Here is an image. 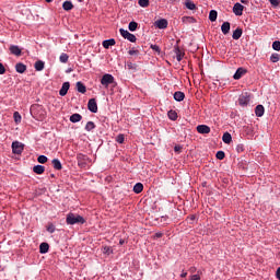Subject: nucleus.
<instances>
[{"label": "nucleus", "instance_id": "obj_1", "mask_svg": "<svg viewBox=\"0 0 280 280\" xmlns=\"http://www.w3.org/2000/svg\"><path fill=\"white\" fill-rule=\"evenodd\" d=\"M66 224H68V226H73L74 224H86V219L78 213L69 212L66 215Z\"/></svg>", "mask_w": 280, "mask_h": 280}, {"label": "nucleus", "instance_id": "obj_2", "mask_svg": "<svg viewBox=\"0 0 280 280\" xmlns=\"http://www.w3.org/2000/svg\"><path fill=\"white\" fill-rule=\"evenodd\" d=\"M113 82H115V77H113V74L106 73L101 79V84L105 86V89H108V85L113 84Z\"/></svg>", "mask_w": 280, "mask_h": 280}, {"label": "nucleus", "instance_id": "obj_3", "mask_svg": "<svg viewBox=\"0 0 280 280\" xmlns=\"http://www.w3.org/2000/svg\"><path fill=\"white\" fill-rule=\"evenodd\" d=\"M119 32L122 38H126L127 40H129V43H137V36H135V34H131L124 28H120Z\"/></svg>", "mask_w": 280, "mask_h": 280}, {"label": "nucleus", "instance_id": "obj_4", "mask_svg": "<svg viewBox=\"0 0 280 280\" xmlns=\"http://www.w3.org/2000/svg\"><path fill=\"white\" fill-rule=\"evenodd\" d=\"M238 104L243 107L250 104V95L248 93L241 94L238 96Z\"/></svg>", "mask_w": 280, "mask_h": 280}, {"label": "nucleus", "instance_id": "obj_5", "mask_svg": "<svg viewBox=\"0 0 280 280\" xmlns=\"http://www.w3.org/2000/svg\"><path fill=\"white\" fill-rule=\"evenodd\" d=\"M246 73H248V70H246L245 68H238L234 75H233V79L234 80H242V78H244V75H246Z\"/></svg>", "mask_w": 280, "mask_h": 280}, {"label": "nucleus", "instance_id": "obj_6", "mask_svg": "<svg viewBox=\"0 0 280 280\" xmlns=\"http://www.w3.org/2000/svg\"><path fill=\"white\" fill-rule=\"evenodd\" d=\"M12 152H13V154H22L23 153V144L19 141L12 142Z\"/></svg>", "mask_w": 280, "mask_h": 280}, {"label": "nucleus", "instance_id": "obj_7", "mask_svg": "<svg viewBox=\"0 0 280 280\" xmlns=\"http://www.w3.org/2000/svg\"><path fill=\"white\" fill-rule=\"evenodd\" d=\"M233 13L235 16H242V14H244V5H242L240 2H236L233 7Z\"/></svg>", "mask_w": 280, "mask_h": 280}, {"label": "nucleus", "instance_id": "obj_8", "mask_svg": "<svg viewBox=\"0 0 280 280\" xmlns=\"http://www.w3.org/2000/svg\"><path fill=\"white\" fill-rule=\"evenodd\" d=\"M88 110H90V113H97V101L95 98L89 100Z\"/></svg>", "mask_w": 280, "mask_h": 280}, {"label": "nucleus", "instance_id": "obj_9", "mask_svg": "<svg viewBox=\"0 0 280 280\" xmlns=\"http://www.w3.org/2000/svg\"><path fill=\"white\" fill-rule=\"evenodd\" d=\"M174 54L176 56L177 62H180L183 60V58H185V52H183V50H180V47L178 45L174 46Z\"/></svg>", "mask_w": 280, "mask_h": 280}, {"label": "nucleus", "instance_id": "obj_10", "mask_svg": "<svg viewBox=\"0 0 280 280\" xmlns=\"http://www.w3.org/2000/svg\"><path fill=\"white\" fill-rule=\"evenodd\" d=\"M154 25L158 27V30H167L168 22L166 19H160L155 21Z\"/></svg>", "mask_w": 280, "mask_h": 280}, {"label": "nucleus", "instance_id": "obj_11", "mask_svg": "<svg viewBox=\"0 0 280 280\" xmlns=\"http://www.w3.org/2000/svg\"><path fill=\"white\" fill-rule=\"evenodd\" d=\"M88 159H89V156L84 155L83 153H78L77 154L78 165L80 167H84V165H86V160Z\"/></svg>", "mask_w": 280, "mask_h": 280}, {"label": "nucleus", "instance_id": "obj_12", "mask_svg": "<svg viewBox=\"0 0 280 280\" xmlns=\"http://www.w3.org/2000/svg\"><path fill=\"white\" fill-rule=\"evenodd\" d=\"M197 132H199V135H209V132H211V127L207 125H198Z\"/></svg>", "mask_w": 280, "mask_h": 280}, {"label": "nucleus", "instance_id": "obj_13", "mask_svg": "<svg viewBox=\"0 0 280 280\" xmlns=\"http://www.w3.org/2000/svg\"><path fill=\"white\" fill-rule=\"evenodd\" d=\"M9 51L10 54H12V56H18V57L23 54V50L16 45H11L9 47Z\"/></svg>", "mask_w": 280, "mask_h": 280}, {"label": "nucleus", "instance_id": "obj_14", "mask_svg": "<svg viewBox=\"0 0 280 280\" xmlns=\"http://www.w3.org/2000/svg\"><path fill=\"white\" fill-rule=\"evenodd\" d=\"M70 88H71V84L69 82H63L61 89L59 90V95L61 97H65V95L69 93Z\"/></svg>", "mask_w": 280, "mask_h": 280}, {"label": "nucleus", "instance_id": "obj_15", "mask_svg": "<svg viewBox=\"0 0 280 280\" xmlns=\"http://www.w3.org/2000/svg\"><path fill=\"white\" fill-rule=\"evenodd\" d=\"M242 34H244V31L241 27H237L232 34L233 40H240L242 38Z\"/></svg>", "mask_w": 280, "mask_h": 280}, {"label": "nucleus", "instance_id": "obj_16", "mask_svg": "<svg viewBox=\"0 0 280 280\" xmlns=\"http://www.w3.org/2000/svg\"><path fill=\"white\" fill-rule=\"evenodd\" d=\"M221 32H222V34H224V36H226V34H229V32H231V23L223 22V24L221 25Z\"/></svg>", "mask_w": 280, "mask_h": 280}, {"label": "nucleus", "instance_id": "obj_17", "mask_svg": "<svg viewBox=\"0 0 280 280\" xmlns=\"http://www.w3.org/2000/svg\"><path fill=\"white\" fill-rule=\"evenodd\" d=\"M266 113V108H264V105H257L255 108V115L256 117H264V114Z\"/></svg>", "mask_w": 280, "mask_h": 280}, {"label": "nucleus", "instance_id": "obj_18", "mask_svg": "<svg viewBox=\"0 0 280 280\" xmlns=\"http://www.w3.org/2000/svg\"><path fill=\"white\" fill-rule=\"evenodd\" d=\"M115 44H116L115 38H109V39L103 40L104 49H109V47L115 46Z\"/></svg>", "mask_w": 280, "mask_h": 280}, {"label": "nucleus", "instance_id": "obj_19", "mask_svg": "<svg viewBox=\"0 0 280 280\" xmlns=\"http://www.w3.org/2000/svg\"><path fill=\"white\" fill-rule=\"evenodd\" d=\"M15 71L16 73H23L24 71H27V66H25L23 62H19L15 65Z\"/></svg>", "mask_w": 280, "mask_h": 280}, {"label": "nucleus", "instance_id": "obj_20", "mask_svg": "<svg viewBox=\"0 0 280 280\" xmlns=\"http://www.w3.org/2000/svg\"><path fill=\"white\" fill-rule=\"evenodd\" d=\"M173 97H174L175 102H183V100H185V93L177 91L174 93Z\"/></svg>", "mask_w": 280, "mask_h": 280}, {"label": "nucleus", "instance_id": "obj_21", "mask_svg": "<svg viewBox=\"0 0 280 280\" xmlns=\"http://www.w3.org/2000/svg\"><path fill=\"white\" fill-rule=\"evenodd\" d=\"M51 164H52L54 170H57L58 172H60V170H62V163L60 162V160L54 159L51 161Z\"/></svg>", "mask_w": 280, "mask_h": 280}, {"label": "nucleus", "instance_id": "obj_22", "mask_svg": "<svg viewBox=\"0 0 280 280\" xmlns=\"http://www.w3.org/2000/svg\"><path fill=\"white\" fill-rule=\"evenodd\" d=\"M39 253L42 255H45L46 253H49V244L48 243H42L39 245Z\"/></svg>", "mask_w": 280, "mask_h": 280}, {"label": "nucleus", "instance_id": "obj_23", "mask_svg": "<svg viewBox=\"0 0 280 280\" xmlns=\"http://www.w3.org/2000/svg\"><path fill=\"white\" fill-rule=\"evenodd\" d=\"M77 91L78 93H86V85H84V83H82L81 81L77 82Z\"/></svg>", "mask_w": 280, "mask_h": 280}, {"label": "nucleus", "instance_id": "obj_24", "mask_svg": "<svg viewBox=\"0 0 280 280\" xmlns=\"http://www.w3.org/2000/svg\"><path fill=\"white\" fill-rule=\"evenodd\" d=\"M62 9L66 10V12L73 10V2L66 0L62 4Z\"/></svg>", "mask_w": 280, "mask_h": 280}, {"label": "nucleus", "instance_id": "obj_25", "mask_svg": "<svg viewBox=\"0 0 280 280\" xmlns=\"http://www.w3.org/2000/svg\"><path fill=\"white\" fill-rule=\"evenodd\" d=\"M70 121L72 124H78V121H82V115H80V114H72L70 116Z\"/></svg>", "mask_w": 280, "mask_h": 280}, {"label": "nucleus", "instance_id": "obj_26", "mask_svg": "<svg viewBox=\"0 0 280 280\" xmlns=\"http://www.w3.org/2000/svg\"><path fill=\"white\" fill-rule=\"evenodd\" d=\"M33 172H34V174H45V166H43V165H35L34 167H33Z\"/></svg>", "mask_w": 280, "mask_h": 280}, {"label": "nucleus", "instance_id": "obj_27", "mask_svg": "<svg viewBox=\"0 0 280 280\" xmlns=\"http://www.w3.org/2000/svg\"><path fill=\"white\" fill-rule=\"evenodd\" d=\"M209 21H211V23H214V21H218V11L215 10L210 11Z\"/></svg>", "mask_w": 280, "mask_h": 280}, {"label": "nucleus", "instance_id": "obj_28", "mask_svg": "<svg viewBox=\"0 0 280 280\" xmlns=\"http://www.w3.org/2000/svg\"><path fill=\"white\" fill-rule=\"evenodd\" d=\"M34 67L37 71H43V69H45V61L38 60L35 62Z\"/></svg>", "mask_w": 280, "mask_h": 280}, {"label": "nucleus", "instance_id": "obj_29", "mask_svg": "<svg viewBox=\"0 0 280 280\" xmlns=\"http://www.w3.org/2000/svg\"><path fill=\"white\" fill-rule=\"evenodd\" d=\"M168 119H171L172 121H176L178 119V114L176 113V110L171 109L168 112Z\"/></svg>", "mask_w": 280, "mask_h": 280}, {"label": "nucleus", "instance_id": "obj_30", "mask_svg": "<svg viewBox=\"0 0 280 280\" xmlns=\"http://www.w3.org/2000/svg\"><path fill=\"white\" fill-rule=\"evenodd\" d=\"M222 141L223 143H231V141H233V137L229 132H225L223 133Z\"/></svg>", "mask_w": 280, "mask_h": 280}, {"label": "nucleus", "instance_id": "obj_31", "mask_svg": "<svg viewBox=\"0 0 280 280\" xmlns=\"http://www.w3.org/2000/svg\"><path fill=\"white\" fill-rule=\"evenodd\" d=\"M141 191H143V184L137 183V184L133 186V192H135V194H141Z\"/></svg>", "mask_w": 280, "mask_h": 280}, {"label": "nucleus", "instance_id": "obj_32", "mask_svg": "<svg viewBox=\"0 0 280 280\" xmlns=\"http://www.w3.org/2000/svg\"><path fill=\"white\" fill-rule=\"evenodd\" d=\"M137 27H139V24L135 21L130 22L128 25L129 32H137Z\"/></svg>", "mask_w": 280, "mask_h": 280}, {"label": "nucleus", "instance_id": "obj_33", "mask_svg": "<svg viewBox=\"0 0 280 280\" xmlns=\"http://www.w3.org/2000/svg\"><path fill=\"white\" fill-rule=\"evenodd\" d=\"M85 130H86V132H91V130H95V122L88 121L85 125Z\"/></svg>", "mask_w": 280, "mask_h": 280}, {"label": "nucleus", "instance_id": "obj_34", "mask_svg": "<svg viewBox=\"0 0 280 280\" xmlns=\"http://www.w3.org/2000/svg\"><path fill=\"white\" fill-rule=\"evenodd\" d=\"M185 5H186L187 10H196V3H194V1H191V0H187L185 2Z\"/></svg>", "mask_w": 280, "mask_h": 280}, {"label": "nucleus", "instance_id": "obj_35", "mask_svg": "<svg viewBox=\"0 0 280 280\" xmlns=\"http://www.w3.org/2000/svg\"><path fill=\"white\" fill-rule=\"evenodd\" d=\"M126 67H127V69H128L129 71H137V63H132V62L128 61V62L126 63Z\"/></svg>", "mask_w": 280, "mask_h": 280}, {"label": "nucleus", "instance_id": "obj_36", "mask_svg": "<svg viewBox=\"0 0 280 280\" xmlns=\"http://www.w3.org/2000/svg\"><path fill=\"white\" fill-rule=\"evenodd\" d=\"M59 60H60V62H63V63L69 62V55H67L65 52L61 54L60 57H59Z\"/></svg>", "mask_w": 280, "mask_h": 280}, {"label": "nucleus", "instance_id": "obj_37", "mask_svg": "<svg viewBox=\"0 0 280 280\" xmlns=\"http://www.w3.org/2000/svg\"><path fill=\"white\" fill-rule=\"evenodd\" d=\"M46 231L48 233H56V225H54V223H48Z\"/></svg>", "mask_w": 280, "mask_h": 280}, {"label": "nucleus", "instance_id": "obj_38", "mask_svg": "<svg viewBox=\"0 0 280 280\" xmlns=\"http://www.w3.org/2000/svg\"><path fill=\"white\" fill-rule=\"evenodd\" d=\"M138 3L140 8H148V5H150V0H139Z\"/></svg>", "mask_w": 280, "mask_h": 280}, {"label": "nucleus", "instance_id": "obj_39", "mask_svg": "<svg viewBox=\"0 0 280 280\" xmlns=\"http://www.w3.org/2000/svg\"><path fill=\"white\" fill-rule=\"evenodd\" d=\"M215 156L219 161H224V156H226V154L224 153V151H218Z\"/></svg>", "mask_w": 280, "mask_h": 280}, {"label": "nucleus", "instance_id": "obj_40", "mask_svg": "<svg viewBox=\"0 0 280 280\" xmlns=\"http://www.w3.org/2000/svg\"><path fill=\"white\" fill-rule=\"evenodd\" d=\"M124 141H126V137L124 136V133H119V135L116 137V142H117V143H124Z\"/></svg>", "mask_w": 280, "mask_h": 280}, {"label": "nucleus", "instance_id": "obj_41", "mask_svg": "<svg viewBox=\"0 0 280 280\" xmlns=\"http://www.w3.org/2000/svg\"><path fill=\"white\" fill-rule=\"evenodd\" d=\"M270 60H271V62H279V60H280V56H279V54H272L271 56H270Z\"/></svg>", "mask_w": 280, "mask_h": 280}, {"label": "nucleus", "instance_id": "obj_42", "mask_svg": "<svg viewBox=\"0 0 280 280\" xmlns=\"http://www.w3.org/2000/svg\"><path fill=\"white\" fill-rule=\"evenodd\" d=\"M37 161H38V163H42V164L47 163V161H48L47 155H39L37 158Z\"/></svg>", "mask_w": 280, "mask_h": 280}, {"label": "nucleus", "instance_id": "obj_43", "mask_svg": "<svg viewBox=\"0 0 280 280\" xmlns=\"http://www.w3.org/2000/svg\"><path fill=\"white\" fill-rule=\"evenodd\" d=\"M272 49H275V51H280V42L279 40H275L272 43Z\"/></svg>", "mask_w": 280, "mask_h": 280}, {"label": "nucleus", "instance_id": "obj_44", "mask_svg": "<svg viewBox=\"0 0 280 280\" xmlns=\"http://www.w3.org/2000/svg\"><path fill=\"white\" fill-rule=\"evenodd\" d=\"M13 117H14L15 124H21V114H19V112H15L13 114Z\"/></svg>", "mask_w": 280, "mask_h": 280}, {"label": "nucleus", "instance_id": "obj_45", "mask_svg": "<svg viewBox=\"0 0 280 280\" xmlns=\"http://www.w3.org/2000/svg\"><path fill=\"white\" fill-rule=\"evenodd\" d=\"M186 220H187L188 224H194V222H196V214H191Z\"/></svg>", "mask_w": 280, "mask_h": 280}, {"label": "nucleus", "instance_id": "obj_46", "mask_svg": "<svg viewBox=\"0 0 280 280\" xmlns=\"http://www.w3.org/2000/svg\"><path fill=\"white\" fill-rule=\"evenodd\" d=\"M103 253H104V255H110V253H113V249H110V247H108V246H105V247H103Z\"/></svg>", "mask_w": 280, "mask_h": 280}, {"label": "nucleus", "instance_id": "obj_47", "mask_svg": "<svg viewBox=\"0 0 280 280\" xmlns=\"http://www.w3.org/2000/svg\"><path fill=\"white\" fill-rule=\"evenodd\" d=\"M269 3L273 5V8L279 7L280 0H269Z\"/></svg>", "mask_w": 280, "mask_h": 280}, {"label": "nucleus", "instance_id": "obj_48", "mask_svg": "<svg viewBox=\"0 0 280 280\" xmlns=\"http://www.w3.org/2000/svg\"><path fill=\"white\" fill-rule=\"evenodd\" d=\"M129 56H139V50H135V48L128 51Z\"/></svg>", "mask_w": 280, "mask_h": 280}, {"label": "nucleus", "instance_id": "obj_49", "mask_svg": "<svg viewBox=\"0 0 280 280\" xmlns=\"http://www.w3.org/2000/svg\"><path fill=\"white\" fill-rule=\"evenodd\" d=\"M236 152H238V154H240L241 152H244V144H237V145H236Z\"/></svg>", "mask_w": 280, "mask_h": 280}, {"label": "nucleus", "instance_id": "obj_50", "mask_svg": "<svg viewBox=\"0 0 280 280\" xmlns=\"http://www.w3.org/2000/svg\"><path fill=\"white\" fill-rule=\"evenodd\" d=\"M3 73H5V67L0 62V75H3Z\"/></svg>", "mask_w": 280, "mask_h": 280}, {"label": "nucleus", "instance_id": "obj_51", "mask_svg": "<svg viewBox=\"0 0 280 280\" xmlns=\"http://www.w3.org/2000/svg\"><path fill=\"white\" fill-rule=\"evenodd\" d=\"M151 49L154 51H161V48L158 45H151Z\"/></svg>", "mask_w": 280, "mask_h": 280}, {"label": "nucleus", "instance_id": "obj_52", "mask_svg": "<svg viewBox=\"0 0 280 280\" xmlns=\"http://www.w3.org/2000/svg\"><path fill=\"white\" fill-rule=\"evenodd\" d=\"M180 150H183L182 145H175L174 147V152H180Z\"/></svg>", "mask_w": 280, "mask_h": 280}, {"label": "nucleus", "instance_id": "obj_53", "mask_svg": "<svg viewBox=\"0 0 280 280\" xmlns=\"http://www.w3.org/2000/svg\"><path fill=\"white\" fill-rule=\"evenodd\" d=\"M154 237H155L156 240H159V238L163 237V233L156 232Z\"/></svg>", "mask_w": 280, "mask_h": 280}, {"label": "nucleus", "instance_id": "obj_54", "mask_svg": "<svg viewBox=\"0 0 280 280\" xmlns=\"http://www.w3.org/2000/svg\"><path fill=\"white\" fill-rule=\"evenodd\" d=\"M190 280H200V276L194 275L190 277Z\"/></svg>", "mask_w": 280, "mask_h": 280}, {"label": "nucleus", "instance_id": "obj_55", "mask_svg": "<svg viewBox=\"0 0 280 280\" xmlns=\"http://www.w3.org/2000/svg\"><path fill=\"white\" fill-rule=\"evenodd\" d=\"M276 277H277V279H279L280 280V267L277 269V271H276Z\"/></svg>", "mask_w": 280, "mask_h": 280}, {"label": "nucleus", "instance_id": "obj_56", "mask_svg": "<svg viewBox=\"0 0 280 280\" xmlns=\"http://www.w3.org/2000/svg\"><path fill=\"white\" fill-rule=\"evenodd\" d=\"M180 277H182L183 279H185V277H187V271H183V272L180 273Z\"/></svg>", "mask_w": 280, "mask_h": 280}, {"label": "nucleus", "instance_id": "obj_57", "mask_svg": "<svg viewBox=\"0 0 280 280\" xmlns=\"http://www.w3.org/2000/svg\"><path fill=\"white\" fill-rule=\"evenodd\" d=\"M125 243H126V241H124V240H120V241H119V244H120V245H124Z\"/></svg>", "mask_w": 280, "mask_h": 280}, {"label": "nucleus", "instance_id": "obj_58", "mask_svg": "<svg viewBox=\"0 0 280 280\" xmlns=\"http://www.w3.org/2000/svg\"><path fill=\"white\" fill-rule=\"evenodd\" d=\"M46 1V3H51V1H54V0H45Z\"/></svg>", "mask_w": 280, "mask_h": 280}, {"label": "nucleus", "instance_id": "obj_59", "mask_svg": "<svg viewBox=\"0 0 280 280\" xmlns=\"http://www.w3.org/2000/svg\"><path fill=\"white\" fill-rule=\"evenodd\" d=\"M185 19H190V20H194V18H183V21H185Z\"/></svg>", "mask_w": 280, "mask_h": 280}, {"label": "nucleus", "instance_id": "obj_60", "mask_svg": "<svg viewBox=\"0 0 280 280\" xmlns=\"http://www.w3.org/2000/svg\"><path fill=\"white\" fill-rule=\"evenodd\" d=\"M162 220H164V222H165V220H167V217H162Z\"/></svg>", "mask_w": 280, "mask_h": 280}, {"label": "nucleus", "instance_id": "obj_61", "mask_svg": "<svg viewBox=\"0 0 280 280\" xmlns=\"http://www.w3.org/2000/svg\"><path fill=\"white\" fill-rule=\"evenodd\" d=\"M79 1V3H82L84 0H78Z\"/></svg>", "mask_w": 280, "mask_h": 280}, {"label": "nucleus", "instance_id": "obj_62", "mask_svg": "<svg viewBox=\"0 0 280 280\" xmlns=\"http://www.w3.org/2000/svg\"><path fill=\"white\" fill-rule=\"evenodd\" d=\"M241 2L246 3V1H245V0H241Z\"/></svg>", "mask_w": 280, "mask_h": 280}, {"label": "nucleus", "instance_id": "obj_63", "mask_svg": "<svg viewBox=\"0 0 280 280\" xmlns=\"http://www.w3.org/2000/svg\"><path fill=\"white\" fill-rule=\"evenodd\" d=\"M171 1H177V0H171Z\"/></svg>", "mask_w": 280, "mask_h": 280}]
</instances>
